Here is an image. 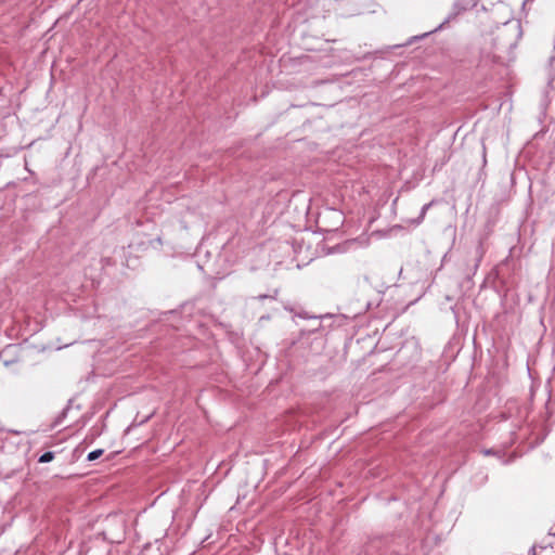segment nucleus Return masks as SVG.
I'll use <instances>...</instances> for the list:
<instances>
[{"label": "nucleus", "instance_id": "f257e3e1", "mask_svg": "<svg viewBox=\"0 0 555 555\" xmlns=\"http://www.w3.org/2000/svg\"><path fill=\"white\" fill-rule=\"evenodd\" d=\"M520 37L518 24H505L494 38V47L498 52L509 53L516 46Z\"/></svg>", "mask_w": 555, "mask_h": 555}, {"label": "nucleus", "instance_id": "f03ea898", "mask_svg": "<svg viewBox=\"0 0 555 555\" xmlns=\"http://www.w3.org/2000/svg\"><path fill=\"white\" fill-rule=\"evenodd\" d=\"M435 204H436V201H435V199H433V201H430L429 203L425 204V205L422 207V209H421V211H420L418 217H417L416 219L411 220V223H412V224H414V225H420V224L424 221L425 216H426V214H427L428 209H429L431 206H434Z\"/></svg>", "mask_w": 555, "mask_h": 555}, {"label": "nucleus", "instance_id": "7ed1b4c3", "mask_svg": "<svg viewBox=\"0 0 555 555\" xmlns=\"http://www.w3.org/2000/svg\"><path fill=\"white\" fill-rule=\"evenodd\" d=\"M53 459H54V452L47 451L40 455L38 462L39 463H49V462L53 461Z\"/></svg>", "mask_w": 555, "mask_h": 555}, {"label": "nucleus", "instance_id": "20e7f679", "mask_svg": "<svg viewBox=\"0 0 555 555\" xmlns=\"http://www.w3.org/2000/svg\"><path fill=\"white\" fill-rule=\"evenodd\" d=\"M103 452H104L103 449L93 450V451L88 453L87 460L90 461V462L91 461H95L96 459H99L103 454Z\"/></svg>", "mask_w": 555, "mask_h": 555}, {"label": "nucleus", "instance_id": "39448f33", "mask_svg": "<svg viewBox=\"0 0 555 555\" xmlns=\"http://www.w3.org/2000/svg\"><path fill=\"white\" fill-rule=\"evenodd\" d=\"M367 241L365 238L361 240V238H354V240H350V241H346L345 242V245L347 246V248H350L352 246H358V245H362V244H365Z\"/></svg>", "mask_w": 555, "mask_h": 555}, {"label": "nucleus", "instance_id": "423d86ee", "mask_svg": "<svg viewBox=\"0 0 555 555\" xmlns=\"http://www.w3.org/2000/svg\"><path fill=\"white\" fill-rule=\"evenodd\" d=\"M70 406L69 403L63 409V411L60 413V415L56 417L54 424L59 425L61 422L66 417L67 412L69 411Z\"/></svg>", "mask_w": 555, "mask_h": 555}, {"label": "nucleus", "instance_id": "0eeeda50", "mask_svg": "<svg viewBox=\"0 0 555 555\" xmlns=\"http://www.w3.org/2000/svg\"><path fill=\"white\" fill-rule=\"evenodd\" d=\"M276 294H278V291H275V292H274V295H266V294H261V295L257 296V299H258L259 301H262V300H264V299H267V298L274 299V298H275V296H276Z\"/></svg>", "mask_w": 555, "mask_h": 555}, {"label": "nucleus", "instance_id": "6e6552de", "mask_svg": "<svg viewBox=\"0 0 555 555\" xmlns=\"http://www.w3.org/2000/svg\"><path fill=\"white\" fill-rule=\"evenodd\" d=\"M333 214L337 217V221H338V222H341V218H343V217H341V214H340V212H338V211H336V210H333Z\"/></svg>", "mask_w": 555, "mask_h": 555}, {"label": "nucleus", "instance_id": "1a4fd4ad", "mask_svg": "<svg viewBox=\"0 0 555 555\" xmlns=\"http://www.w3.org/2000/svg\"><path fill=\"white\" fill-rule=\"evenodd\" d=\"M483 453H485L486 455H489V454H493L494 452H493V450H492V449H487V450H485V451H483Z\"/></svg>", "mask_w": 555, "mask_h": 555}, {"label": "nucleus", "instance_id": "9d476101", "mask_svg": "<svg viewBox=\"0 0 555 555\" xmlns=\"http://www.w3.org/2000/svg\"><path fill=\"white\" fill-rule=\"evenodd\" d=\"M428 34H429V33H425V34L421 35L420 37H414V38H415V39H417V38H424V37H426Z\"/></svg>", "mask_w": 555, "mask_h": 555}]
</instances>
